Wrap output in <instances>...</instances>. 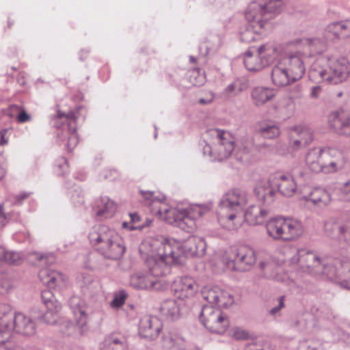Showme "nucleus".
Instances as JSON below:
<instances>
[{
  "label": "nucleus",
  "instance_id": "1",
  "mask_svg": "<svg viewBox=\"0 0 350 350\" xmlns=\"http://www.w3.org/2000/svg\"><path fill=\"white\" fill-rule=\"evenodd\" d=\"M139 251L145 253L149 272H137L131 276L130 284L137 289H160L161 280L157 278L169 273L172 263L183 262L177 247H173L167 243H161L158 240L142 243Z\"/></svg>",
  "mask_w": 350,
  "mask_h": 350
},
{
  "label": "nucleus",
  "instance_id": "2",
  "mask_svg": "<svg viewBox=\"0 0 350 350\" xmlns=\"http://www.w3.org/2000/svg\"><path fill=\"white\" fill-rule=\"evenodd\" d=\"M207 135L213 137V147L206 146L204 148V153L210 156L214 155L218 161L228 159L234 152V157L240 163L247 165L256 160V150L261 151L262 148H267V144H262L254 147L252 139L243 137L236 144L233 136L228 131L219 129H210Z\"/></svg>",
  "mask_w": 350,
  "mask_h": 350
},
{
  "label": "nucleus",
  "instance_id": "3",
  "mask_svg": "<svg viewBox=\"0 0 350 350\" xmlns=\"http://www.w3.org/2000/svg\"><path fill=\"white\" fill-rule=\"evenodd\" d=\"M289 253L292 255L287 260L290 264H298L304 272L314 276L325 275L330 280L339 278L341 271L337 265L340 264L348 277V280L342 281L341 285L350 290V256L347 261L340 262L304 248L292 247Z\"/></svg>",
  "mask_w": 350,
  "mask_h": 350
},
{
  "label": "nucleus",
  "instance_id": "4",
  "mask_svg": "<svg viewBox=\"0 0 350 350\" xmlns=\"http://www.w3.org/2000/svg\"><path fill=\"white\" fill-rule=\"evenodd\" d=\"M248 202L245 191L239 189H230L219 200L217 220L219 225L228 230L240 228L243 219L242 211Z\"/></svg>",
  "mask_w": 350,
  "mask_h": 350
},
{
  "label": "nucleus",
  "instance_id": "5",
  "mask_svg": "<svg viewBox=\"0 0 350 350\" xmlns=\"http://www.w3.org/2000/svg\"><path fill=\"white\" fill-rule=\"evenodd\" d=\"M350 75V65L345 58L321 55L312 64L309 79L315 83L327 81L338 84L345 81Z\"/></svg>",
  "mask_w": 350,
  "mask_h": 350
},
{
  "label": "nucleus",
  "instance_id": "6",
  "mask_svg": "<svg viewBox=\"0 0 350 350\" xmlns=\"http://www.w3.org/2000/svg\"><path fill=\"white\" fill-rule=\"evenodd\" d=\"M344 152L333 147H314L305 155V163L313 172L334 174L344 169L346 164Z\"/></svg>",
  "mask_w": 350,
  "mask_h": 350
},
{
  "label": "nucleus",
  "instance_id": "7",
  "mask_svg": "<svg viewBox=\"0 0 350 350\" xmlns=\"http://www.w3.org/2000/svg\"><path fill=\"white\" fill-rule=\"evenodd\" d=\"M88 238L92 247L106 258L118 260L125 252L122 237L107 226H94L90 229Z\"/></svg>",
  "mask_w": 350,
  "mask_h": 350
},
{
  "label": "nucleus",
  "instance_id": "8",
  "mask_svg": "<svg viewBox=\"0 0 350 350\" xmlns=\"http://www.w3.org/2000/svg\"><path fill=\"white\" fill-rule=\"evenodd\" d=\"M273 187H276L282 195L291 197L295 193L297 185L293 176L289 173L274 174L270 176L267 184L258 185L254 189L258 200L265 206L270 205L274 201L275 191Z\"/></svg>",
  "mask_w": 350,
  "mask_h": 350
},
{
  "label": "nucleus",
  "instance_id": "9",
  "mask_svg": "<svg viewBox=\"0 0 350 350\" xmlns=\"http://www.w3.org/2000/svg\"><path fill=\"white\" fill-rule=\"evenodd\" d=\"M266 230L268 235L275 240L293 241L302 235L304 226L297 219L278 217L267 221Z\"/></svg>",
  "mask_w": 350,
  "mask_h": 350
},
{
  "label": "nucleus",
  "instance_id": "10",
  "mask_svg": "<svg viewBox=\"0 0 350 350\" xmlns=\"http://www.w3.org/2000/svg\"><path fill=\"white\" fill-rule=\"evenodd\" d=\"M282 10L280 0H254L251 1L245 12L247 20L262 21L266 25L267 22Z\"/></svg>",
  "mask_w": 350,
  "mask_h": 350
},
{
  "label": "nucleus",
  "instance_id": "11",
  "mask_svg": "<svg viewBox=\"0 0 350 350\" xmlns=\"http://www.w3.org/2000/svg\"><path fill=\"white\" fill-rule=\"evenodd\" d=\"M57 118L62 121V125L58 126L57 137L60 142H66L65 146L68 152L72 151L78 144L77 134L75 113L70 111L68 113L57 112Z\"/></svg>",
  "mask_w": 350,
  "mask_h": 350
},
{
  "label": "nucleus",
  "instance_id": "12",
  "mask_svg": "<svg viewBox=\"0 0 350 350\" xmlns=\"http://www.w3.org/2000/svg\"><path fill=\"white\" fill-rule=\"evenodd\" d=\"M202 325L210 332L221 334L229 326V321L219 308L212 306H204L200 314Z\"/></svg>",
  "mask_w": 350,
  "mask_h": 350
},
{
  "label": "nucleus",
  "instance_id": "13",
  "mask_svg": "<svg viewBox=\"0 0 350 350\" xmlns=\"http://www.w3.org/2000/svg\"><path fill=\"white\" fill-rule=\"evenodd\" d=\"M223 261L229 271H246L255 264L256 258L252 248L241 247L234 252L233 258L224 257Z\"/></svg>",
  "mask_w": 350,
  "mask_h": 350
},
{
  "label": "nucleus",
  "instance_id": "14",
  "mask_svg": "<svg viewBox=\"0 0 350 350\" xmlns=\"http://www.w3.org/2000/svg\"><path fill=\"white\" fill-rule=\"evenodd\" d=\"M161 243H169L173 247H177L178 254L183 257V262L181 263L174 262L172 265H183L185 262L187 256H202L205 254L206 251V242L204 240L200 237H192L188 239L183 244L180 245L175 241L165 240L164 241H159Z\"/></svg>",
  "mask_w": 350,
  "mask_h": 350
},
{
  "label": "nucleus",
  "instance_id": "15",
  "mask_svg": "<svg viewBox=\"0 0 350 350\" xmlns=\"http://www.w3.org/2000/svg\"><path fill=\"white\" fill-rule=\"evenodd\" d=\"M308 57L302 52H288L280 60L282 64L287 68L288 73L291 75L293 80H299L304 76Z\"/></svg>",
  "mask_w": 350,
  "mask_h": 350
},
{
  "label": "nucleus",
  "instance_id": "16",
  "mask_svg": "<svg viewBox=\"0 0 350 350\" xmlns=\"http://www.w3.org/2000/svg\"><path fill=\"white\" fill-rule=\"evenodd\" d=\"M172 289L177 299L185 301L191 299L198 289V284L191 276L177 277L172 284Z\"/></svg>",
  "mask_w": 350,
  "mask_h": 350
},
{
  "label": "nucleus",
  "instance_id": "17",
  "mask_svg": "<svg viewBox=\"0 0 350 350\" xmlns=\"http://www.w3.org/2000/svg\"><path fill=\"white\" fill-rule=\"evenodd\" d=\"M313 141V132L308 126H297L289 133V148L293 151L305 148Z\"/></svg>",
  "mask_w": 350,
  "mask_h": 350
},
{
  "label": "nucleus",
  "instance_id": "18",
  "mask_svg": "<svg viewBox=\"0 0 350 350\" xmlns=\"http://www.w3.org/2000/svg\"><path fill=\"white\" fill-rule=\"evenodd\" d=\"M204 299L217 307L228 308L234 302L233 297L218 286H206L202 290Z\"/></svg>",
  "mask_w": 350,
  "mask_h": 350
},
{
  "label": "nucleus",
  "instance_id": "19",
  "mask_svg": "<svg viewBox=\"0 0 350 350\" xmlns=\"http://www.w3.org/2000/svg\"><path fill=\"white\" fill-rule=\"evenodd\" d=\"M209 211L208 206L197 204L191 208V211L189 212L185 209L183 213V217H180L177 220L175 226L188 232H192L196 228L195 217L196 216L202 217Z\"/></svg>",
  "mask_w": 350,
  "mask_h": 350
},
{
  "label": "nucleus",
  "instance_id": "20",
  "mask_svg": "<svg viewBox=\"0 0 350 350\" xmlns=\"http://www.w3.org/2000/svg\"><path fill=\"white\" fill-rule=\"evenodd\" d=\"M163 328L162 322L157 317L144 316L139 323V334L141 337L153 340L156 339Z\"/></svg>",
  "mask_w": 350,
  "mask_h": 350
},
{
  "label": "nucleus",
  "instance_id": "21",
  "mask_svg": "<svg viewBox=\"0 0 350 350\" xmlns=\"http://www.w3.org/2000/svg\"><path fill=\"white\" fill-rule=\"evenodd\" d=\"M41 297L46 308V312L43 315L44 321L49 325L56 323L58 319V312L62 308L61 304L50 290L42 291Z\"/></svg>",
  "mask_w": 350,
  "mask_h": 350
},
{
  "label": "nucleus",
  "instance_id": "22",
  "mask_svg": "<svg viewBox=\"0 0 350 350\" xmlns=\"http://www.w3.org/2000/svg\"><path fill=\"white\" fill-rule=\"evenodd\" d=\"M186 310L185 301L180 299H170L163 301L160 306L161 314L167 321L179 319Z\"/></svg>",
  "mask_w": 350,
  "mask_h": 350
},
{
  "label": "nucleus",
  "instance_id": "23",
  "mask_svg": "<svg viewBox=\"0 0 350 350\" xmlns=\"http://www.w3.org/2000/svg\"><path fill=\"white\" fill-rule=\"evenodd\" d=\"M10 323L13 326V331L24 336H33L36 332L35 321L30 317L23 313L18 312L14 314Z\"/></svg>",
  "mask_w": 350,
  "mask_h": 350
},
{
  "label": "nucleus",
  "instance_id": "24",
  "mask_svg": "<svg viewBox=\"0 0 350 350\" xmlns=\"http://www.w3.org/2000/svg\"><path fill=\"white\" fill-rule=\"evenodd\" d=\"M69 306L79 327L83 329L88 319V306L79 297L72 296L69 299Z\"/></svg>",
  "mask_w": 350,
  "mask_h": 350
},
{
  "label": "nucleus",
  "instance_id": "25",
  "mask_svg": "<svg viewBox=\"0 0 350 350\" xmlns=\"http://www.w3.org/2000/svg\"><path fill=\"white\" fill-rule=\"evenodd\" d=\"M329 126L339 135L350 136V114L338 111L329 117Z\"/></svg>",
  "mask_w": 350,
  "mask_h": 350
},
{
  "label": "nucleus",
  "instance_id": "26",
  "mask_svg": "<svg viewBox=\"0 0 350 350\" xmlns=\"http://www.w3.org/2000/svg\"><path fill=\"white\" fill-rule=\"evenodd\" d=\"M247 21H248L247 25L241 32L240 39L241 42L250 43L260 40L266 26L264 25L263 21L260 20Z\"/></svg>",
  "mask_w": 350,
  "mask_h": 350
},
{
  "label": "nucleus",
  "instance_id": "27",
  "mask_svg": "<svg viewBox=\"0 0 350 350\" xmlns=\"http://www.w3.org/2000/svg\"><path fill=\"white\" fill-rule=\"evenodd\" d=\"M324 229L327 237L332 239L347 241L350 222L342 224L336 221H328L325 224Z\"/></svg>",
  "mask_w": 350,
  "mask_h": 350
},
{
  "label": "nucleus",
  "instance_id": "28",
  "mask_svg": "<svg viewBox=\"0 0 350 350\" xmlns=\"http://www.w3.org/2000/svg\"><path fill=\"white\" fill-rule=\"evenodd\" d=\"M286 69L287 68L280 61L272 68L271 79L273 85L284 87L295 81V80H293L291 75L288 73V71Z\"/></svg>",
  "mask_w": 350,
  "mask_h": 350
},
{
  "label": "nucleus",
  "instance_id": "29",
  "mask_svg": "<svg viewBox=\"0 0 350 350\" xmlns=\"http://www.w3.org/2000/svg\"><path fill=\"white\" fill-rule=\"evenodd\" d=\"M100 350H128L126 339L118 334H111L105 337L100 344Z\"/></svg>",
  "mask_w": 350,
  "mask_h": 350
},
{
  "label": "nucleus",
  "instance_id": "30",
  "mask_svg": "<svg viewBox=\"0 0 350 350\" xmlns=\"http://www.w3.org/2000/svg\"><path fill=\"white\" fill-rule=\"evenodd\" d=\"M269 211L261 206L252 205L245 212L244 217L250 225H258L263 222Z\"/></svg>",
  "mask_w": 350,
  "mask_h": 350
},
{
  "label": "nucleus",
  "instance_id": "31",
  "mask_svg": "<svg viewBox=\"0 0 350 350\" xmlns=\"http://www.w3.org/2000/svg\"><path fill=\"white\" fill-rule=\"evenodd\" d=\"M275 96V90L268 87H255L251 92L252 101L257 107L263 105L265 103L271 100Z\"/></svg>",
  "mask_w": 350,
  "mask_h": 350
},
{
  "label": "nucleus",
  "instance_id": "32",
  "mask_svg": "<svg viewBox=\"0 0 350 350\" xmlns=\"http://www.w3.org/2000/svg\"><path fill=\"white\" fill-rule=\"evenodd\" d=\"M304 199L306 202H310L317 206L323 207L329 204L331 196L325 189L316 188L308 195L304 196Z\"/></svg>",
  "mask_w": 350,
  "mask_h": 350
},
{
  "label": "nucleus",
  "instance_id": "33",
  "mask_svg": "<svg viewBox=\"0 0 350 350\" xmlns=\"http://www.w3.org/2000/svg\"><path fill=\"white\" fill-rule=\"evenodd\" d=\"M256 52L258 55H259V58L261 59L264 67L273 63L278 55L277 47L270 43L261 45L258 48Z\"/></svg>",
  "mask_w": 350,
  "mask_h": 350
},
{
  "label": "nucleus",
  "instance_id": "34",
  "mask_svg": "<svg viewBox=\"0 0 350 350\" xmlns=\"http://www.w3.org/2000/svg\"><path fill=\"white\" fill-rule=\"evenodd\" d=\"M259 265L265 276L267 278L283 282L288 278L286 274L280 272V268L275 266L273 262L261 261Z\"/></svg>",
  "mask_w": 350,
  "mask_h": 350
},
{
  "label": "nucleus",
  "instance_id": "35",
  "mask_svg": "<svg viewBox=\"0 0 350 350\" xmlns=\"http://www.w3.org/2000/svg\"><path fill=\"white\" fill-rule=\"evenodd\" d=\"M256 133L266 139H274L280 134V129L276 124L271 122H258L256 127Z\"/></svg>",
  "mask_w": 350,
  "mask_h": 350
},
{
  "label": "nucleus",
  "instance_id": "36",
  "mask_svg": "<svg viewBox=\"0 0 350 350\" xmlns=\"http://www.w3.org/2000/svg\"><path fill=\"white\" fill-rule=\"evenodd\" d=\"M13 332V326L6 322L0 323V350H14V343L10 340Z\"/></svg>",
  "mask_w": 350,
  "mask_h": 350
},
{
  "label": "nucleus",
  "instance_id": "37",
  "mask_svg": "<svg viewBox=\"0 0 350 350\" xmlns=\"http://www.w3.org/2000/svg\"><path fill=\"white\" fill-rule=\"evenodd\" d=\"M96 206V215L105 218L111 217L116 208L114 202L107 196H103L97 200Z\"/></svg>",
  "mask_w": 350,
  "mask_h": 350
},
{
  "label": "nucleus",
  "instance_id": "38",
  "mask_svg": "<svg viewBox=\"0 0 350 350\" xmlns=\"http://www.w3.org/2000/svg\"><path fill=\"white\" fill-rule=\"evenodd\" d=\"M38 276L40 281L50 288L55 287L64 281L61 273L46 269L40 270Z\"/></svg>",
  "mask_w": 350,
  "mask_h": 350
},
{
  "label": "nucleus",
  "instance_id": "39",
  "mask_svg": "<svg viewBox=\"0 0 350 350\" xmlns=\"http://www.w3.org/2000/svg\"><path fill=\"white\" fill-rule=\"evenodd\" d=\"M183 211H185V208L159 207L157 213L167 223L175 226L180 217H183Z\"/></svg>",
  "mask_w": 350,
  "mask_h": 350
},
{
  "label": "nucleus",
  "instance_id": "40",
  "mask_svg": "<svg viewBox=\"0 0 350 350\" xmlns=\"http://www.w3.org/2000/svg\"><path fill=\"white\" fill-rule=\"evenodd\" d=\"M163 346L172 350H184L185 349V341L184 338L178 335L168 333L163 337Z\"/></svg>",
  "mask_w": 350,
  "mask_h": 350
},
{
  "label": "nucleus",
  "instance_id": "41",
  "mask_svg": "<svg viewBox=\"0 0 350 350\" xmlns=\"http://www.w3.org/2000/svg\"><path fill=\"white\" fill-rule=\"evenodd\" d=\"M243 62L245 68L250 71H259L265 68L259 55L254 56L251 49L245 53Z\"/></svg>",
  "mask_w": 350,
  "mask_h": 350
},
{
  "label": "nucleus",
  "instance_id": "42",
  "mask_svg": "<svg viewBox=\"0 0 350 350\" xmlns=\"http://www.w3.org/2000/svg\"><path fill=\"white\" fill-rule=\"evenodd\" d=\"M304 42L313 53L321 54L326 49L325 41L320 38H306Z\"/></svg>",
  "mask_w": 350,
  "mask_h": 350
},
{
  "label": "nucleus",
  "instance_id": "43",
  "mask_svg": "<svg viewBox=\"0 0 350 350\" xmlns=\"http://www.w3.org/2000/svg\"><path fill=\"white\" fill-rule=\"evenodd\" d=\"M336 193L340 200L350 202V180L338 184Z\"/></svg>",
  "mask_w": 350,
  "mask_h": 350
},
{
  "label": "nucleus",
  "instance_id": "44",
  "mask_svg": "<svg viewBox=\"0 0 350 350\" xmlns=\"http://www.w3.org/2000/svg\"><path fill=\"white\" fill-rule=\"evenodd\" d=\"M12 311V307L7 304H0V323H6V322L10 323L12 321V318L14 317V314Z\"/></svg>",
  "mask_w": 350,
  "mask_h": 350
},
{
  "label": "nucleus",
  "instance_id": "45",
  "mask_svg": "<svg viewBox=\"0 0 350 350\" xmlns=\"http://www.w3.org/2000/svg\"><path fill=\"white\" fill-rule=\"evenodd\" d=\"M343 28V21L333 22L329 24L326 27V31L331 33L334 38L342 39V33Z\"/></svg>",
  "mask_w": 350,
  "mask_h": 350
},
{
  "label": "nucleus",
  "instance_id": "46",
  "mask_svg": "<svg viewBox=\"0 0 350 350\" xmlns=\"http://www.w3.org/2000/svg\"><path fill=\"white\" fill-rule=\"evenodd\" d=\"M127 297V293L124 291H121L114 295L113 300L110 303V306L113 308H119L125 302Z\"/></svg>",
  "mask_w": 350,
  "mask_h": 350
},
{
  "label": "nucleus",
  "instance_id": "47",
  "mask_svg": "<svg viewBox=\"0 0 350 350\" xmlns=\"http://www.w3.org/2000/svg\"><path fill=\"white\" fill-rule=\"evenodd\" d=\"M68 161L64 157H61L57 160L55 163V172L59 176H64L68 172Z\"/></svg>",
  "mask_w": 350,
  "mask_h": 350
},
{
  "label": "nucleus",
  "instance_id": "48",
  "mask_svg": "<svg viewBox=\"0 0 350 350\" xmlns=\"http://www.w3.org/2000/svg\"><path fill=\"white\" fill-rule=\"evenodd\" d=\"M142 197L144 200V203L147 206H151L154 203H161V200L154 196V193L150 191L140 190Z\"/></svg>",
  "mask_w": 350,
  "mask_h": 350
},
{
  "label": "nucleus",
  "instance_id": "49",
  "mask_svg": "<svg viewBox=\"0 0 350 350\" xmlns=\"http://www.w3.org/2000/svg\"><path fill=\"white\" fill-rule=\"evenodd\" d=\"M191 81L195 85H200L205 81V75L204 72H201L200 68H195L191 71L190 76Z\"/></svg>",
  "mask_w": 350,
  "mask_h": 350
},
{
  "label": "nucleus",
  "instance_id": "50",
  "mask_svg": "<svg viewBox=\"0 0 350 350\" xmlns=\"http://www.w3.org/2000/svg\"><path fill=\"white\" fill-rule=\"evenodd\" d=\"M72 203L76 206H81L84 204V193L82 189L79 187L76 188L71 196Z\"/></svg>",
  "mask_w": 350,
  "mask_h": 350
},
{
  "label": "nucleus",
  "instance_id": "51",
  "mask_svg": "<svg viewBox=\"0 0 350 350\" xmlns=\"http://www.w3.org/2000/svg\"><path fill=\"white\" fill-rule=\"evenodd\" d=\"M5 258L6 263L10 265H18L21 260V254L19 252L8 250Z\"/></svg>",
  "mask_w": 350,
  "mask_h": 350
},
{
  "label": "nucleus",
  "instance_id": "52",
  "mask_svg": "<svg viewBox=\"0 0 350 350\" xmlns=\"http://www.w3.org/2000/svg\"><path fill=\"white\" fill-rule=\"evenodd\" d=\"M13 288L12 282L8 279H2L0 280V294L4 295L8 293Z\"/></svg>",
  "mask_w": 350,
  "mask_h": 350
},
{
  "label": "nucleus",
  "instance_id": "53",
  "mask_svg": "<svg viewBox=\"0 0 350 350\" xmlns=\"http://www.w3.org/2000/svg\"><path fill=\"white\" fill-rule=\"evenodd\" d=\"M241 91L240 89H238V83L233 82L229 84L224 90V93L226 96H232L236 95L238 92Z\"/></svg>",
  "mask_w": 350,
  "mask_h": 350
},
{
  "label": "nucleus",
  "instance_id": "54",
  "mask_svg": "<svg viewBox=\"0 0 350 350\" xmlns=\"http://www.w3.org/2000/svg\"><path fill=\"white\" fill-rule=\"evenodd\" d=\"M284 301L285 297L284 295L279 297L277 299L278 304L269 310V314L272 316L276 315L283 308H284Z\"/></svg>",
  "mask_w": 350,
  "mask_h": 350
},
{
  "label": "nucleus",
  "instance_id": "55",
  "mask_svg": "<svg viewBox=\"0 0 350 350\" xmlns=\"http://www.w3.org/2000/svg\"><path fill=\"white\" fill-rule=\"evenodd\" d=\"M215 94L211 92H208L206 94V96L204 98H201L198 100V103L200 105H208L213 102Z\"/></svg>",
  "mask_w": 350,
  "mask_h": 350
},
{
  "label": "nucleus",
  "instance_id": "56",
  "mask_svg": "<svg viewBox=\"0 0 350 350\" xmlns=\"http://www.w3.org/2000/svg\"><path fill=\"white\" fill-rule=\"evenodd\" d=\"M233 336L237 340H244L248 337V334L243 329L237 328L233 332Z\"/></svg>",
  "mask_w": 350,
  "mask_h": 350
},
{
  "label": "nucleus",
  "instance_id": "57",
  "mask_svg": "<svg viewBox=\"0 0 350 350\" xmlns=\"http://www.w3.org/2000/svg\"><path fill=\"white\" fill-rule=\"evenodd\" d=\"M342 33V39H345L350 37V20L343 21Z\"/></svg>",
  "mask_w": 350,
  "mask_h": 350
},
{
  "label": "nucleus",
  "instance_id": "58",
  "mask_svg": "<svg viewBox=\"0 0 350 350\" xmlns=\"http://www.w3.org/2000/svg\"><path fill=\"white\" fill-rule=\"evenodd\" d=\"M30 116L24 110L21 111L17 115V120L20 123H25L29 121Z\"/></svg>",
  "mask_w": 350,
  "mask_h": 350
},
{
  "label": "nucleus",
  "instance_id": "59",
  "mask_svg": "<svg viewBox=\"0 0 350 350\" xmlns=\"http://www.w3.org/2000/svg\"><path fill=\"white\" fill-rule=\"evenodd\" d=\"M321 88L319 85L312 86L310 92V97L311 98H317L319 97L321 93Z\"/></svg>",
  "mask_w": 350,
  "mask_h": 350
},
{
  "label": "nucleus",
  "instance_id": "60",
  "mask_svg": "<svg viewBox=\"0 0 350 350\" xmlns=\"http://www.w3.org/2000/svg\"><path fill=\"white\" fill-rule=\"evenodd\" d=\"M29 194L27 192L21 193L15 197L16 204H21L25 199L29 197Z\"/></svg>",
  "mask_w": 350,
  "mask_h": 350
},
{
  "label": "nucleus",
  "instance_id": "61",
  "mask_svg": "<svg viewBox=\"0 0 350 350\" xmlns=\"http://www.w3.org/2000/svg\"><path fill=\"white\" fill-rule=\"evenodd\" d=\"M8 250L3 246H0V262H5Z\"/></svg>",
  "mask_w": 350,
  "mask_h": 350
},
{
  "label": "nucleus",
  "instance_id": "62",
  "mask_svg": "<svg viewBox=\"0 0 350 350\" xmlns=\"http://www.w3.org/2000/svg\"><path fill=\"white\" fill-rule=\"evenodd\" d=\"M245 348H251L252 350H260V349H265L262 345H259L256 342L247 344L245 346Z\"/></svg>",
  "mask_w": 350,
  "mask_h": 350
},
{
  "label": "nucleus",
  "instance_id": "63",
  "mask_svg": "<svg viewBox=\"0 0 350 350\" xmlns=\"http://www.w3.org/2000/svg\"><path fill=\"white\" fill-rule=\"evenodd\" d=\"M6 133L7 130H3L0 132V145H4L8 143V139L5 137Z\"/></svg>",
  "mask_w": 350,
  "mask_h": 350
},
{
  "label": "nucleus",
  "instance_id": "64",
  "mask_svg": "<svg viewBox=\"0 0 350 350\" xmlns=\"http://www.w3.org/2000/svg\"><path fill=\"white\" fill-rule=\"evenodd\" d=\"M129 216L133 224H135L140 220V217L137 213H130Z\"/></svg>",
  "mask_w": 350,
  "mask_h": 350
}]
</instances>
